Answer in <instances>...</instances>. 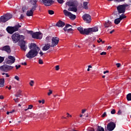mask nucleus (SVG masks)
I'll list each match as a JSON object with an SVG mask.
<instances>
[{
  "instance_id": "obj_1",
  "label": "nucleus",
  "mask_w": 131,
  "mask_h": 131,
  "mask_svg": "<svg viewBox=\"0 0 131 131\" xmlns=\"http://www.w3.org/2000/svg\"><path fill=\"white\" fill-rule=\"evenodd\" d=\"M11 38L14 43H16L19 41L18 46H19L22 51L25 52L27 50V46L26 45V42L24 40L25 37L24 35H21L19 33L16 32L12 35Z\"/></svg>"
},
{
  "instance_id": "obj_2",
  "label": "nucleus",
  "mask_w": 131,
  "mask_h": 131,
  "mask_svg": "<svg viewBox=\"0 0 131 131\" xmlns=\"http://www.w3.org/2000/svg\"><path fill=\"white\" fill-rule=\"evenodd\" d=\"M29 48L30 50L26 55L27 58H28L29 59L35 58V57L38 55V52L40 51V48L34 43L29 44Z\"/></svg>"
},
{
  "instance_id": "obj_3",
  "label": "nucleus",
  "mask_w": 131,
  "mask_h": 131,
  "mask_svg": "<svg viewBox=\"0 0 131 131\" xmlns=\"http://www.w3.org/2000/svg\"><path fill=\"white\" fill-rule=\"evenodd\" d=\"M98 28H99L97 26L88 29H83V28L80 27H78L77 29L81 34L89 35L90 33H93V32H97V31H99Z\"/></svg>"
},
{
  "instance_id": "obj_4",
  "label": "nucleus",
  "mask_w": 131,
  "mask_h": 131,
  "mask_svg": "<svg viewBox=\"0 0 131 131\" xmlns=\"http://www.w3.org/2000/svg\"><path fill=\"white\" fill-rule=\"evenodd\" d=\"M19 28H21V25L17 24L14 27H8L6 30L10 34H13L15 31H18Z\"/></svg>"
},
{
  "instance_id": "obj_5",
  "label": "nucleus",
  "mask_w": 131,
  "mask_h": 131,
  "mask_svg": "<svg viewBox=\"0 0 131 131\" xmlns=\"http://www.w3.org/2000/svg\"><path fill=\"white\" fill-rule=\"evenodd\" d=\"M128 7V4H123L119 5L117 7V10L119 14H124L126 7Z\"/></svg>"
},
{
  "instance_id": "obj_6",
  "label": "nucleus",
  "mask_w": 131,
  "mask_h": 131,
  "mask_svg": "<svg viewBox=\"0 0 131 131\" xmlns=\"http://www.w3.org/2000/svg\"><path fill=\"white\" fill-rule=\"evenodd\" d=\"M63 13L67 17H69L70 19H72V20H75L76 19V15H74L71 12H69L66 9L63 10Z\"/></svg>"
},
{
  "instance_id": "obj_7",
  "label": "nucleus",
  "mask_w": 131,
  "mask_h": 131,
  "mask_svg": "<svg viewBox=\"0 0 131 131\" xmlns=\"http://www.w3.org/2000/svg\"><path fill=\"white\" fill-rule=\"evenodd\" d=\"M60 39L58 37H53L52 38L51 48H54L59 43Z\"/></svg>"
},
{
  "instance_id": "obj_8",
  "label": "nucleus",
  "mask_w": 131,
  "mask_h": 131,
  "mask_svg": "<svg viewBox=\"0 0 131 131\" xmlns=\"http://www.w3.org/2000/svg\"><path fill=\"white\" fill-rule=\"evenodd\" d=\"M68 7H77L78 6V2L76 0H70L66 3Z\"/></svg>"
},
{
  "instance_id": "obj_9",
  "label": "nucleus",
  "mask_w": 131,
  "mask_h": 131,
  "mask_svg": "<svg viewBox=\"0 0 131 131\" xmlns=\"http://www.w3.org/2000/svg\"><path fill=\"white\" fill-rule=\"evenodd\" d=\"M115 127H116V124H115L113 122H111L107 124L105 131H112L114 129V128H115Z\"/></svg>"
},
{
  "instance_id": "obj_10",
  "label": "nucleus",
  "mask_w": 131,
  "mask_h": 131,
  "mask_svg": "<svg viewBox=\"0 0 131 131\" xmlns=\"http://www.w3.org/2000/svg\"><path fill=\"white\" fill-rule=\"evenodd\" d=\"M37 0H30L29 3L32 5V7L31 8V10L34 12V11L36 10V8L38 7V5L37 4Z\"/></svg>"
},
{
  "instance_id": "obj_11",
  "label": "nucleus",
  "mask_w": 131,
  "mask_h": 131,
  "mask_svg": "<svg viewBox=\"0 0 131 131\" xmlns=\"http://www.w3.org/2000/svg\"><path fill=\"white\" fill-rule=\"evenodd\" d=\"M32 38L36 39H41L42 38V34L40 32H36L32 34Z\"/></svg>"
},
{
  "instance_id": "obj_12",
  "label": "nucleus",
  "mask_w": 131,
  "mask_h": 131,
  "mask_svg": "<svg viewBox=\"0 0 131 131\" xmlns=\"http://www.w3.org/2000/svg\"><path fill=\"white\" fill-rule=\"evenodd\" d=\"M8 60H7L6 63L9 65H12V64H14L15 63V61H16V58L15 57L10 55L8 57Z\"/></svg>"
},
{
  "instance_id": "obj_13",
  "label": "nucleus",
  "mask_w": 131,
  "mask_h": 131,
  "mask_svg": "<svg viewBox=\"0 0 131 131\" xmlns=\"http://www.w3.org/2000/svg\"><path fill=\"white\" fill-rule=\"evenodd\" d=\"M82 19L86 23H91L92 21V17L90 14H85L82 16Z\"/></svg>"
},
{
  "instance_id": "obj_14",
  "label": "nucleus",
  "mask_w": 131,
  "mask_h": 131,
  "mask_svg": "<svg viewBox=\"0 0 131 131\" xmlns=\"http://www.w3.org/2000/svg\"><path fill=\"white\" fill-rule=\"evenodd\" d=\"M1 51L6 52L7 54H11V47L9 45L5 46L4 47L1 48Z\"/></svg>"
},
{
  "instance_id": "obj_15",
  "label": "nucleus",
  "mask_w": 131,
  "mask_h": 131,
  "mask_svg": "<svg viewBox=\"0 0 131 131\" xmlns=\"http://www.w3.org/2000/svg\"><path fill=\"white\" fill-rule=\"evenodd\" d=\"M56 26L57 27L63 28L65 26V23L61 20H59L56 24Z\"/></svg>"
},
{
  "instance_id": "obj_16",
  "label": "nucleus",
  "mask_w": 131,
  "mask_h": 131,
  "mask_svg": "<svg viewBox=\"0 0 131 131\" xmlns=\"http://www.w3.org/2000/svg\"><path fill=\"white\" fill-rule=\"evenodd\" d=\"M44 4L45 6H51L52 3H53V0H41Z\"/></svg>"
},
{
  "instance_id": "obj_17",
  "label": "nucleus",
  "mask_w": 131,
  "mask_h": 131,
  "mask_svg": "<svg viewBox=\"0 0 131 131\" xmlns=\"http://www.w3.org/2000/svg\"><path fill=\"white\" fill-rule=\"evenodd\" d=\"M7 21L8 20L5 16H2L0 17V23H6Z\"/></svg>"
},
{
  "instance_id": "obj_18",
  "label": "nucleus",
  "mask_w": 131,
  "mask_h": 131,
  "mask_svg": "<svg viewBox=\"0 0 131 131\" xmlns=\"http://www.w3.org/2000/svg\"><path fill=\"white\" fill-rule=\"evenodd\" d=\"M68 11L76 13L77 12V7H70L68 8Z\"/></svg>"
},
{
  "instance_id": "obj_19",
  "label": "nucleus",
  "mask_w": 131,
  "mask_h": 131,
  "mask_svg": "<svg viewBox=\"0 0 131 131\" xmlns=\"http://www.w3.org/2000/svg\"><path fill=\"white\" fill-rule=\"evenodd\" d=\"M29 117H31V118H34L35 119H37V114L31 113L29 115Z\"/></svg>"
},
{
  "instance_id": "obj_20",
  "label": "nucleus",
  "mask_w": 131,
  "mask_h": 131,
  "mask_svg": "<svg viewBox=\"0 0 131 131\" xmlns=\"http://www.w3.org/2000/svg\"><path fill=\"white\" fill-rule=\"evenodd\" d=\"M33 12H34V11H33V10H31V9L27 11V14H26L27 16H28V17L33 16Z\"/></svg>"
},
{
  "instance_id": "obj_21",
  "label": "nucleus",
  "mask_w": 131,
  "mask_h": 131,
  "mask_svg": "<svg viewBox=\"0 0 131 131\" xmlns=\"http://www.w3.org/2000/svg\"><path fill=\"white\" fill-rule=\"evenodd\" d=\"M5 16L6 19H7V21H9V20L13 17V15L11 13H7Z\"/></svg>"
},
{
  "instance_id": "obj_22",
  "label": "nucleus",
  "mask_w": 131,
  "mask_h": 131,
  "mask_svg": "<svg viewBox=\"0 0 131 131\" xmlns=\"http://www.w3.org/2000/svg\"><path fill=\"white\" fill-rule=\"evenodd\" d=\"M51 47V45L49 43L45 45V46L43 47L42 50L43 51H48Z\"/></svg>"
},
{
  "instance_id": "obj_23",
  "label": "nucleus",
  "mask_w": 131,
  "mask_h": 131,
  "mask_svg": "<svg viewBox=\"0 0 131 131\" xmlns=\"http://www.w3.org/2000/svg\"><path fill=\"white\" fill-rule=\"evenodd\" d=\"M111 21L108 20L107 22L105 23L104 26L105 27V28H108V27H110V26H111Z\"/></svg>"
},
{
  "instance_id": "obj_24",
  "label": "nucleus",
  "mask_w": 131,
  "mask_h": 131,
  "mask_svg": "<svg viewBox=\"0 0 131 131\" xmlns=\"http://www.w3.org/2000/svg\"><path fill=\"white\" fill-rule=\"evenodd\" d=\"M0 70L2 71H4V72H8V71L7 70V65L6 66H2L0 67Z\"/></svg>"
},
{
  "instance_id": "obj_25",
  "label": "nucleus",
  "mask_w": 131,
  "mask_h": 131,
  "mask_svg": "<svg viewBox=\"0 0 131 131\" xmlns=\"http://www.w3.org/2000/svg\"><path fill=\"white\" fill-rule=\"evenodd\" d=\"M5 86V79H0V88Z\"/></svg>"
},
{
  "instance_id": "obj_26",
  "label": "nucleus",
  "mask_w": 131,
  "mask_h": 131,
  "mask_svg": "<svg viewBox=\"0 0 131 131\" xmlns=\"http://www.w3.org/2000/svg\"><path fill=\"white\" fill-rule=\"evenodd\" d=\"M88 3L86 2H84L83 4V9H85V10H88L89 7L88 6Z\"/></svg>"
},
{
  "instance_id": "obj_27",
  "label": "nucleus",
  "mask_w": 131,
  "mask_h": 131,
  "mask_svg": "<svg viewBox=\"0 0 131 131\" xmlns=\"http://www.w3.org/2000/svg\"><path fill=\"white\" fill-rule=\"evenodd\" d=\"M120 21H121V20L119 18H118L115 19L114 23L117 25L120 23Z\"/></svg>"
},
{
  "instance_id": "obj_28",
  "label": "nucleus",
  "mask_w": 131,
  "mask_h": 131,
  "mask_svg": "<svg viewBox=\"0 0 131 131\" xmlns=\"http://www.w3.org/2000/svg\"><path fill=\"white\" fill-rule=\"evenodd\" d=\"M52 36H48L46 38V41L47 42H51V40H52Z\"/></svg>"
},
{
  "instance_id": "obj_29",
  "label": "nucleus",
  "mask_w": 131,
  "mask_h": 131,
  "mask_svg": "<svg viewBox=\"0 0 131 131\" xmlns=\"http://www.w3.org/2000/svg\"><path fill=\"white\" fill-rule=\"evenodd\" d=\"M21 93H22V92L20 90H19L17 92L16 94L14 95L15 97L19 98V97L21 96Z\"/></svg>"
},
{
  "instance_id": "obj_30",
  "label": "nucleus",
  "mask_w": 131,
  "mask_h": 131,
  "mask_svg": "<svg viewBox=\"0 0 131 131\" xmlns=\"http://www.w3.org/2000/svg\"><path fill=\"white\" fill-rule=\"evenodd\" d=\"M6 68H7V72H8V71H10V70H12V69H13V68H14V67L6 65Z\"/></svg>"
},
{
  "instance_id": "obj_31",
  "label": "nucleus",
  "mask_w": 131,
  "mask_h": 131,
  "mask_svg": "<svg viewBox=\"0 0 131 131\" xmlns=\"http://www.w3.org/2000/svg\"><path fill=\"white\" fill-rule=\"evenodd\" d=\"M127 101H131V93H129L126 96Z\"/></svg>"
},
{
  "instance_id": "obj_32",
  "label": "nucleus",
  "mask_w": 131,
  "mask_h": 131,
  "mask_svg": "<svg viewBox=\"0 0 131 131\" xmlns=\"http://www.w3.org/2000/svg\"><path fill=\"white\" fill-rule=\"evenodd\" d=\"M97 131H105V130L104 129V128L103 127L98 126Z\"/></svg>"
},
{
  "instance_id": "obj_33",
  "label": "nucleus",
  "mask_w": 131,
  "mask_h": 131,
  "mask_svg": "<svg viewBox=\"0 0 131 131\" xmlns=\"http://www.w3.org/2000/svg\"><path fill=\"white\" fill-rule=\"evenodd\" d=\"M125 18H126V16L124 14H122L120 16L119 18L120 19V20H122L123 19H125Z\"/></svg>"
},
{
  "instance_id": "obj_34",
  "label": "nucleus",
  "mask_w": 131,
  "mask_h": 131,
  "mask_svg": "<svg viewBox=\"0 0 131 131\" xmlns=\"http://www.w3.org/2000/svg\"><path fill=\"white\" fill-rule=\"evenodd\" d=\"M55 12L53 10H48V13L49 15H54Z\"/></svg>"
},
{
  "instance_id": "obj_35",
  "label": "nucleus",
  "mask_w": 131,
  "mask_h": 131,
  "mask_svg": "<svg viewBox=\"0 0 131 131\" xmlns=\"http://www.w3.org/2000/svg\"><path fill=\"white\" fill-rule=\"evenodd\" d=\"M4 60H5V58H4L3 57L0 56V63H3Z\"/></svg>"
},
{
  "instance_id": "obj_36",
  "label": "nucleus",
  "mask_w": 131,
  "mask_h": 131,
  "mask_svg": "<svg viewBox=\"0 0 131 131\" xmlns=\"http://www.w3.org/2000/svg\"><path fill=\"white\" fill-rule=\"evenodd\" d=\"M111 114H115V113H116V111L115 109H113L111 111Z\"/></svg>"
},
{
  "instance_id": "obj_37",
  "label": "nucleus",
  "mask_w": 131,
  "mask_h": 131,
  "mask_svg": "<svg viewBox=\"0 0 131 131\" xmlns=\"http://www.w3.org/2000/svg\"><path fill=\"white\" fill-rule=\"evenodd\" d=\"M107 116V113H106V112H105L101 116V117L104 118V117H106V116Z\"/></svg>"
},
{
  "instance_id": "obj_38",
  "label": "nucleus",
  "mask_w": 131,
  "mask_h": 131,
  "mask_svg": "<svg viewBox=\"0 0 131 131\" xmlns=\"http://www.w3.org/2000/svg\"><path fill=\"white\" fill-rule=\"evenodd\" d=\"M39 64H43V61L41 59H39L38 60Z\"/></svg>"
},
{
  "instance_id": "obj_39",
  "label": "nucleus",
  "mask_w": 131,
  "mask_h": 131,
  "mask_svg": "<svg viewBox=\"0 0 131 131\" xmlns=\"http://www.w3.org/2000/svg\"><path fill=\"white\" fill-rule=\"evenodd\" d=\"M33 83H34V81L33 80H31L30 82L31 86H33Z\"/></svg>"
},
{
  "instance_id": "obj_40",
  "label": "nucleus",
  "mask_w": 131,
  "mask_h": 131,
  "mask_svg": "<svg viewBox=\"0 0 131 131\" xmlns=\"http://www.w3.org/2000/svg\"><path fill=\"white\" fill-rule=\"evenodd\" d=\"M53 94V91L51 90H49V92L48 93L49 96H51Z\"/></svg>"
},
{
  "instance_id": "obj_41",
  "label": "nucleus",
  "mask_w": 131,
  "mask_h": 131,
  "mask_svg": "<svg viewBox=\"0 0 131 131\" xmlns=\"http://www.w3.org/2000/svg\"><path fill=\"white\" fill-rule=\"evenodd\" d=\"M59 4H63L64 3L63 0H57Z\"/></svg>"
},
{
  "instance_id": "obj_42",
  "label": "nucleus",
  "mask_w": 131,
  "mask_h": 131,
  "mask_svg": "<svg viewBox=\"0 0 131 131\" xmlns=\"http://www.w3.org/2000/svg\"><path fill=\"white\" fill-rule=\"evenodd\" d=\"M60 69V66H56L55 67V70L58 71Z\"/></svg>"
},
{
  "instance_id": "obj_43",
  "label": "nucleus",
  "mask_w": 131,
  "mask_h": 131,
  "mask_svg": "<svg viewBox=\"0 0 131 131\" xmlns=\"http://www.w3.org/2000/svg\"><path fill=\"white\" fill-rule=\"evenodd\" d=\"M38 102L39 103V104H41V103H42V104H45V100H39Z\"/></svg>"
},
{
  "instance_id": "obj_44",
  "label": "nucleus",
  "mask_w": 131,
  "mask_h": 131,
  "mask_svg": "<svg viewBox=\"0 0 131 131\" xmlns=\"http://www.w3.org/2000/svg\"><path fill=\"white\" fill-rule=\"evenodd\" d=\"M121 113H122V112H121V110H119L117 113L118 115H121Z\"/></svg>"
},
{
  "instance_id": "obj_45",
  "label": "nucleus",
  "mask_w": 131,
  "mask_h": 131,
  "mask_svg": "<svg viewBox=\"0 0 131 131\" xmlns=\"http://www.w3.org/2000/svg\"><path fill=\"white\" fill-rule=\"evenodd\" d=\"M28 33H29L30 35H32V34H33L34 33L32 31H28Z\"/></svg>"
},
{
  "instance_id": "obj_46",
  "label": "nucleus",
  "mask_w": 131,
  "mask_h": 131,
  "mask_svg": "<svg viewBox=\"0 0 131 131\" xmlns=\"http://www.w3.org/2000/svg\"><path fill=\"white\" fill-rule=\"evenodd\" d=\"M32 108H33V105H29L28 107V109H32Z\"/></svg>"
},
{
  "instance_id": "obj_47",
  "label": "nucleus",
  "mask_w": 131,
  "mask_h": 131,
  "mask_svg": "<svg viewBox=\"0 0 131 131\" xmlns=\"http://www.w3.org/2000/svg\"><path fill=\"white\" fill-rule=\"evenodd\" d=\"M116 65L117 68H119V67H120V66H121V64H120V63H116Z\"/></svg>"
},
{
  "instance_id": "obj_48",
  "label": "nucleus",
  "mask_w": 131,
  "mask_h": 131,
  "mask_svg": "<svg viewBox=\"0 0 131 131\" xmlns=\"http://www.w3.org/2000/svg\"><path fill=\"white\" fill-rule=\"evenodd\" d=\"M66 27L67 28H69V27H72V26L68 24H66Z\"/></svg>"
},
{
  "instance_id": "obj_49",
  "label": "nucleus",
  "mask_w": 131,
  "mask_h": 131,
  "mask_svg": "<svg viewBox=\"0 0 131 131\" xmlns=\"http://www.w3.org/2000/svg\"><path fill=\"white\" fill-rule=\"evenodd\" d=\"M14 78L15 79H16V80L19 81V77H18V76H15Z\"/></svg>"
},
{
  "instance_id": "obj_50",
  "label": "nucleus",
  "mask_w": 131,
  "mask_h": 131,
  "mask_svg": "<svg viewBox=\"0 0 131 131\" xmlns=\"http://www.w3.org/2000/svg\"><path fill=\"white\" fill-rule=\"evenodd\" d=\"M14 101L15 103H18L19 102V98L14 99Z\"/></svg>"
},
{
  "instance_id": "obj_51",
  "label": "nucleus",
  "mask_w": 131,
  "mask_h": 131,
  "mask_svg": "<svg viewBox=\"0 0 131 131\" xmlns=\"http://www.w3.org/2000/svg\"><path fill=\"white\" fill-rule=\"evenodd\" d=\"M20 67H21V65H18V66L16 65V66H15V68H16V69H17V70H18V68H20Z\"/></svg>"
},
{
  "instance_id": "obj_52",
  "label": "nucleus",
  "mask_w": 131,
  "mask_h": 131,
  "mask_svg": "<svg viewBox=\"0 0 131 131\" xmlns=\"http://www.w3.org/2000/svg\"><path fill=\"white\" fill-rule=\"evenodd\" d=\"M107 53L105 52H102L100 53V55L101 56H103V55H106Z\"/></svg>"
},
{
  "instance_id": "obj_53",
  "label": "nucleus",
  "mask_w": 131,
  "mask_h": 131,
  "mask_svg": "<svg viewBox=\"0 0 131 131\" xmlns=\"http://www.w3.org/2000/svg\"><path fill=\"white\" fill-rule=\"evenodd\" d=\"M26 7H23L22 8V11H23V12H25V11H26Z\"/></svg>"
},
{
  "instance_id": "obj_54",
  "label": "nucleus",
  "mask_w": 131,
  "mask_h": 131,
  "mask_svg": "<svg viewBox=\"0 0 131 131\" xmlns=\"http://www.w3.org/2000/svg\"><path fill=\"white\" fill-rule=\"evenodd\" d=\"M21 65H24L25 66H26V65H27V63L26 62H22Z\"/></svg>"
},
{
  "instance_id": "obj_55",
  "label": "nucleus",
  "mask_w": 131,
  "mask_h": 131,
  "mask_svg": "<svg viewBox=\"0 0 131 131\" xmlns=\"http://www.w3.org/2000/svg\"><path fill=\"white\" fill-rule=\"evenodd\" d=\"M64 31L66 32L67 31V30H68V29H67V27H66V26H65V27L63 29Z\"/></svg>"
},
{
  "instance_id": "obj_56",
  "label": "nucleus",
  "mask_w": 131,
  "mask_h": 131,
  "mask_svg": "<svg viewBox=\"0 0 131 131\" xmlns=\"http://www.w3.org/2000/svg\"><path fill=\"white\" fill-rule=\"evenodd\" d=\"M72 30H73V29H72V28H70L67 30V32H69V31H72Z\"/></svg>"
},
{
  "instance_id": "obj_57",
  "label": "nucleus",
  "mask_w": 131,
  "mask_h": 131,
  "mask_svg": "<svg viewBox=\"0 0 131 131\" xmlns=\"http://www.w3.org/2000/svg\"><path fill=\"white\" fill-rule=\"evenodd\" d=\"M24 15L23 14L20 15V19H24Z\"/></svg>"
},
{
  "instance_id": "obj_58",
  "label": "nucleus",
  "mask_w": 131,
  "mask_h": 131,
  "mask_svg": "<svg viewBox=\"0 0 131 131\" xmlns=\"http://www.w3.org/2000/svg\"><path fill=\"white\" fill-rule=\"evenodd\" d=\"M39 54L40 55V57H41V56L43 55V53L42 51H40Z\"/></svg>"
},
{
  "instance_id": "obj_59",
  "label": "nucleus",
  "mask_w": 131,
  "mask_h": 131,
  "mask_svg": "<svg viewBox=\"0 0 131 131\" xmlns=\"http://www.w3.org/2000/svg\"><path fill=\"white\" fill-rule=\"evenodd\" d=\"M0 99L1 100H4V96L3 95H0Z\"/></svg>"
},
{
  "instance_id": "obj_60",
  "label": "nucleus",
  "mask_w": 131,
  "mask_h": 131,
  "mask_svg": "<svg viewBox=\"0 0 131 131\" xmlns=\"http://www.w3.org/2000/svg\"><path fill=\"white\" fill-rule=\"evenodd\" d=\"M109 73V71H105L103 72L104 74H106V73Z\"/></svg>"
},
{
  "instance_id": "obj_61",
  "label": "nucleus",
  "mask_w": 131,
  "mask_h": 131,
  "mask_svg": "<svg viewBox=\"0 0 131 131\" xmlns=\"http://www.w3.org/2000/svg\"><path fill=\"white\" fill-rule=\"evenodd\" d=\"M100 40H97V42H98V43H100L101 42V41H102V39H101V38H99Z\"/></svg>"
},
{
  "instance_id": "obj_62",
  "label": "nucleus",
  "mask_w": 131,
  "mask_h": 131,
  "mask_svg": "<svg viewBox=\"0 0 131 131\" xmlns=\"http://www.w3.org/2000/svg\"><path fill=\"white\" fill-rule=\"evenodd\" d=\"M114 31H115V30H113L112 31H111L110 32V33L111 34H112V33H113V32H114Z\"/></svg>"
},
{
  "instance_id": "obj_63",
  "label": "nucleus",
  "mask_w": 131,
  "mask_h": 131,
  "mask_svg": "<svg viewBox=\"0 0 131 131\" xmlns=\"http://www.w3.org/2000/svg\"><path fill=\"white\" fill-rule=\"evenodd\" d=\"M6 77H10V75H9V74L6 73Z\"/></svg>"
},
{
  "instance_id": "obj_64",
  "label": "nucleus",
  "mask_w": 131,
  "mask_h": 131,
  "mask_svg": "<svg viewBox=\"0 0 131 131\" xmlns=\"http://www.w3.org/2000/svg\"><path fill=\"white\" fill-rule=\"evenodd\" d=\"M84 112H85V110H82V113H84Z\"/></svg>"
}]
</instances>
